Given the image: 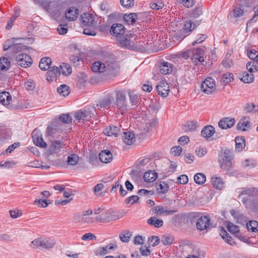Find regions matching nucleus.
I'll return each instance as SVG.
<instances>
[{"instance_id": "f257e3e1", "label": "nucleus", "mask_w": 258, "mask_h": 258, "mask_svg": "<svg viewBox=\"0 0 258 258\" xmlns=\"http://www.w3.org/2000/svg\"><path fill=\"white\" fill-rule=\"evenodd\" d=\"M94 72H105L107 75L116 76L120 70L119 62L113 59L106 60L104 63L96 61L93 63L92 67Z\"/></svg>"}, {"instance_id": "f03ea898", "label": "nucleus", "mask_w": 258, "mask_h": 258, "mask_svg": "<svg viewBox=\"0 0 258 258\" xmlns=\"http://www.w3.org/2000/svg\"><path fill=\"white\" fill-rule=\"evenodd\" d=\"M233 155L232 152L228 150L224 151L223 155L219 156L218 162L222 170L230 171L233 165Z\"/></svg>"}, {"instance_id": "7ed1b4c3", "label": "nucleus", "mask_w": 258, "mask_h": 258, "mask_svg": "<svg viewBox=\"0 0 258 258\" xmlns=\"http://www.w3.org/2000/svg\"><path fill=\"white\" fill-rule=\"evenodd\" d=\"M55 241L49 238L40 237L33 240L30 246L33 248L49 249L54 247Z\"/></svg>"}, {"instance_id": "20e7f679", "label": "nucleus", "mask_w": 258, "mask_h": 258, "mask_svg": "<svg viewBox=\"0 0 258 258\" xmlns=\"http://www.w3.org/2000/svg\"><path fill=\"white\" fill-rule=\"evenodd\" d=\"M201 90L207 94H210L216 90L215 80L211 77L207 78L201 85Z\"/></svg>"}, {"instance_id": "39448f33", "label": "nucleus", "mask_w": 258, "mask_h": 258, "mask_svg": "<svg viewBox=\"0 0 258 258\" xmlns=\"http://www.w3.org/2000/svg\"><path fill=\"white\" fill-rule=\"evenodd\" d=\"M16 60L19 66L24 68L29 67L32 64L31 57L26 53H21L18 55L16 57Z\"/></svg>"}, {"instance_id": "423d86ee", "label": "nucleus", "mask_w": 258, "mask_h": 258, "mask_svg": "<svg viewBox=\"0 0 258 258\" xmlns=\"http://www.w3.org/2000/svg\"><path fill=\"white\" fill-rule=\"evenodd\" d=\"M191 59L195 64H197L204 61V50L203 49L198 48L191 49Z\"/></svg>"}, {"instance_id": "0eeeda50", "label": "nucleus", "mask_w": 258, "mask_h": 258, "mask_svg": "<svg viewBox=\"0 0 258 258\" xmlns=\"http://www.w3.org/2000/svg\"><path fill=\"white\" fill-rule=\"evenodd\" d=\"M116 42L117 45L120 47H126L128 49L134 48V42L131 41L130 36L127 35H122L116 38Z\"/></svg>"}, {"instance_id": "6e6552de", "label": "nucleus", "mask_w": 258, "mask_h": 258, "mask_svg": "<svg viewBox=\"0 0 258 258\" xmlns=\"http://www.w3.org/2000/svg\"><path fill=\"white\" fill-rule=\"evenodd\" d=\"M196 226L197 229L201 231L214 227L210 223L209 217L207 216H202L199 218L197 220Z\"/></svg>"}, {"instance_id": "1a4fd4ad", "label": "nucleus", "mask_w": 258, "mask_h": 258, "mask_svg": "<svg viewBox=\"0 0 258 258\" xmlns=\"http://www.w3.org/2000/svg\"><path fill=\"white\" fill-rule=\"evenodd\" d=\"M111 35H113L116 38L124 34L125 32L124 27L120 24H113L110 30Z\"/></svg>"}, {"instance_id": "9d476101", "label": "nucleus", "mask_w": 258, "mask_h": 258, "mask_svg": "<svg viewBox=\"0 0 258 258\" xmlns=\"http://www.w3.org/2000/svg\"><path fill=\"white\" fill-rule=\"evenodd\" d=\"M250 119L248 116H243L237 123V126L238 130L242 131H247L250 128Z\"/></svg>"}, {"instance_id": "9b49d317", "label": "nucleus", "mask_w": 258, "mask_h": 258, "mask_svg": "<svg viewBox=\"0 0 258 258\" xmlns=\"http://www.w3.org/2000/svg\"><path fill=\"white\" fill-rule=\"evenodd\" d=\"M235 123V120L233 118L224 117L220 120L218 126L222 130H226L232 127Z\"/></svg>"}, {"instance_id": "f8f14e48", "label": "nucleus", "mask_w": 258, "mask_h": 258, "mask_svg": "<svg viewBox=\"0 0 258 258\" xmlns=\"http://www.w3.org/2000/svg\"><path fill=\"white\" fill-rule=\"evenodd\" d=\"M158 94L162 97H166L169 92V86L167 83L160 81L156 86Z\"/></svg>"}, {"instance_id": "ddd939ff", "label": "nucleus", "mask_w": 258, "mask_h": 258, "mask_svg": "<svg viewBox=\"0 0 258 258\" xmlns=\"http://www.w3.org/2000/svg\"><path fill=\"white\" fill-rule=\"evenodd\" d=\"M50 70L46 73L47 80L48 81L56 80L57 78L60 75L59 68L54 66L49 68Z\"/></svg>"}, {"instance_id": "4468645a", "label": "nucleus", "mask_w": 258, "mask_h": 258, "mask_svg": "<svg viewBox=\"0 0 258 258\" xmlns=\"http://www.w3.org/2000/svg\"><path fill=\"white\" fill-rule=\"evenodd\" d=\"M152 211L157 215H170L175 213L174 211L169 210L166 207L157 206L152 208Z\"/></svg>"}, {"instance_id": "2eb2a0df", "label": "nucleus", "mask_w": 258, "mask_h": 258, "mask_svg": "<svg viewBox=\"0 0 258 258\" xmlns=\"http://www.w3.org/2000/svg\"><path fill=\"white\" fill-rule=\"evenodd\" d=\"M81 24L84 26H92L95 25L93 16L89 13H84L81 16Z\"/></svg>"}, {"instance_id": "dca6fc26", "label": "nucleus", "mask_w": 258, "mask_h": 258, "mask_svg": "<svg viewBox=\"0 0 258 258\" xmlns=\"http://www.w3.org/2000/svg\"><path fill=\"white\" fill-rule=\"evenodd\" d=\"M37 131L34 130L32 133V139L33 143L37 146L45 148L47 147L46 142L43 140L41 136L37 135Z\"/></svg>"}, {"instance_id": "f3484780", "label": "nucleus", "mask_w": 258, "mask_h": 258, "mask_svg": "<svg viewBox=\"0 0 258 258\" xmlns=\"http://www.w3.org/2000/svg\"><path fill=\"white\" fill-rule=\"evenodd\" d=\"M99 157L102 162L108 163L112 160V154L109 150H103L99 154Z\"/></svg>"}, {"instance_id": "a211bd4d", "label": "nucleus", "mask_w": 258, "mask_h": 258, "mask_svg": "<svg viewBox=\"0 0 258 258\" xmlns=\"http://www.w3.org/2000/svg\"><path fill=\"white\" fill-rule=\"evenodd\" d=\"M122 138L124 143L128 145H131L135 141V134L130 131L124 132Z\"/></svg>"}, {"instance_id": "6ab92c4d", "label": "nucleus", "mask_w": 258, "mask_h": 258, "mask_svg": "<svg viewBox=\"0 0 258 258\" xmlns=\"http://www.w3.org/2000/svg\"><path fill=\"white\" fill-rule=\"evenodd\" d=\"M215 132V128L212 125H207L202 130L201 136L206 139H208L213 136Z\"/></svg>"}, {"instance_id": "aec40b11", "label": "nucleus", "mask_w": 258, "mask_h": 258, "mask_svg": "<svg viewBox=\"0 0 258 258\" xmlns=\"http://www.w3.org/2000/svg\"><path fill=\"white\" fill-rule=\"evenodd\" d=\"M211 182L213 187L218 190H222L224 187V182L220 177H213Z\"/></svg>"}, {"instance_id": "412c9836", "label": "nucleus", "mask_w": 258, "mask_h": 258, "mask_svg": "<svg viewBox=\"0 0 258 258\" xmlns=\"http://www.w3.org/2000/svg\"><path fill=\"white\" fill-rule=\"evenodd\" d=\"M78 10L75 8H70L66 13V17L69 21H74L78 17Z\"/></svg>"}, {"instance_id": "4be33fe9", "label": "nucleus", "mask_w": 258, "mask_h": 258, "mask_svg": "<svg viewBox=\"0 0 258 258\" xmlns=\"http://www.w3.org/2000/svg\"><path fill=\"white\" fill-rule=\"evenodd\" d=\"M60 128L58 120L54 119L51 125H48L46 129V134L47 136H51L55 132Z\"/></svg>"}, {"instance_id": "5701e85b", "label": "nucleus", "mask_w": 258, "mask_h": 258, "mask_svg": "<svg viewBox=\"0 0 258 258\" xmlns=\"http://www.w3.org/2000/svg\"><path fill=\"white\" fill-rule=\"evenodd\" d=\"M160 72L164 75L170 74L172 71V64L168 62H163L160 65Z\"/></svg>"}, {"instance_id": "b1692460", "label": "nucleus", "mask_w": 258, "mask_h": 258, "mask_svg": "<svg viewBox=\"0 0 258 258\" xmlns=\"http://www.w3.org/2000/svg\"><path fill=\"white\" fill-rule=\"evenodd\" d=\"M119 132V128L116 126H109L107 127L104 131V133L108 136H114L116 137Z\"/></svg>"}, {"instance_id": "393cba45", "label": "nucleus", "mask_w": 258, "mask_h": 258, "mask_svg": "<svg viewBox=\"0 0 258 258\" xmlns=\"http://www.w3.org/2000/svg\"><path fill=\"white\" fill-rule=\"evenodd\" d=\"M195 28V25L193 24V22L191 21H189L188 22H186L184 25V30H183V33H184L183 35L180 36V38L182 39L183 38L186 37L187 34H185L189 32L192 31Z\"/></svg>"}, {"instance_id": "a878e982", "label": "nucleus", "mask_w": 258, "mask_h": 258, "mask_svg": "<svg viewBox=\"0 0 258 258\" xmlns=\"http://www.w3.org/2000/svg\"><path fill=\"white\" fill-rule=\"evenodd\" d=\"M51 59L50 57H43L41 59L39 64V68L43 71H46L50 68Z\"/></svg>"}, {"instance_id": "bb28decb", "label": "nucleus", "mask_w": 258, "mask_h": 258, "mask_svg": "<svg viewBox=\"0 0 258 258\" xmlns=\"http://www.w3.org/2000/svg\"><path fill=\"white\" fill-rule=\"evenodd\" d=\"M235 141V151L240 152L242 151L245 147V139L243 137H236Z\"/></svg>"}, {"instance_id": "cd10ccee", "label": "nucleus", "mask_w": 258, "mask_h": 258, "mask_svg": "<svg viewBox=\"0 0 258 258\" xmlns=\"http://www.w3.org/2000/svg\"><path fill=\"white\" fill-rule=\"evenodd\" d=\"M157 177V174L153 171L146 172L144 175V179L145 181L151 182L155 181Z\"/></svg>"}, {"instance_id": "c85d7f7f", "label": "nucleus", "mask_w": 258, "mask_h": 258, "mask_svg": "<svg viewBox=\"0 0 258 258\" xmlns=\"http://www.w3.org/2000/svg\"><path fill=\"white\" fill-rule=\"evenodd\" d=\"M64 145L60 141H54L51 142L50 145V150L53 153L59 152L61 149L63 148Z\"/></svg>"}, {"instance_id": "c756f323", "label": "nucleus", "mask_w": 258, "mask_h": 258, "mask_svg": "<svg viewBox=\"0 0 258 258\" xmlns=\"http://www.w3.org/2000/svg\"><path fill=\"white\" fill-rule=\"evenodd\" d=\"M148 224L156 228L162 226L163 221L161 219H157L155 217H151L148 220Z\"/></svg>"}, {"instance_id": "7c9ffc66", "label": "nucleus", "mask_w": 258, "mask_h": 258, "mask_svg": "<svg viewBox=\"0 0 258 258\" xmlns=\"http://www.w3.org/2000/svg\"><path fill=\"white\" fill-rule=\"evenodd\" d=\"M75 118L80 122H84L88 119V115L86 112L78 111L75 113Z\"/></svg>"}, {"instance_id": "2f4dec72", "label": "nucleus", "mask_w": 258, "mask_h": 258, "mask_svg": "<svg viewBox=\"0 0 258 258\" xmlns=\"http://www.w3.org/2000/svg\"><path fill=\"white\" fill-rule=\"evenodd\" d=\"M246 69L251 73L258 71V62L253 60L248 61L246 64Z\"/></svg>"}, {"instance_id": "473e14b6", "label": "nucleus", "mask_w": 258, "mask_h": 258, "mask_svg": "<svg viewBox=\"0 0 258 258\" xmlns=\"http://www.w3.org/2000/svg\"><path fill=\"white\" fill-rule=\"evenodd\" d=\"M59 69L61 70L62 74L64 76L70 75L72 71V68L70 64L67 63H62L61 65L60 66Z\"/></svg>"}, {"instance_id": "72a5a7b5", "label": "nucleus", "mask_w": 258, "mask_h": 258, "mask_svg": "<svg viewBox=\"0 0 258 258\" xmlns=\"http://www.w3.org/2000/svg\"><path fill=\"white\" fill-rule=\"evenodd\" d=\"M57 92L63 97H66L70 94V88L67 85H61L57 88Z\"/></svg>"}, {"instance_id": "f704fd0d", "label": "nucleus", "mask_w": 258, "mask_h": 258, "mask_svg": "<svg viewBox=\"0 0 258 258\" xmlns=\"http://www.w3.org/2000/svg\"><path fill=\"white\" fill-rule=\"evenodd\" d=\"M254 76L252 74H248L246 72H243L241 80L245 83H250L253 81Z\"/></svg>"}, {"instance_id": "c9c22d12", "label": "nucleus", "mask_w": 258, "mask_h": 258, "mask_svg": "<svg viewBox=\"0 0 258 258\" xmlns=\"http://www.w3.org/2000/svg\"><path fill=\"white\" fill-rule=\"evenodd\" d=\"M194 180L196 183L202 185L205 182L206 177L203 173H198L194 176Z\"/></svg>"}, {"instance_id": "e433bc0d", "label": "nucleus", "mask_w": 258, "mask_h": 258, "mask_svg": "<svg viewBox=\"0 0 258 258\" xmlns=\"http://www.w3.org/2000/svg\"><path fill=\"white\" fill-rule=\"evenodd\" d=\"M10 61L6 57L0 58V69L2 71L8 70L10 67Z\"/></svg>"}, {"instance_id": "4c0bfd02", "label": "nucleus", "mask_w": 258, "mask_h": 258, "mask_svg": "<svg viewBox=\"0 0 258 258\" xmlns=\"http://www.w3.org/2000/svg\"><path fill=\"white\" fill-rule=\"evenodd\" d=\"M13 98H6L5 99V98H0V103H2L4 106H17L16 104H15V100L16 98H14V99H12Z\"/></svg>"}, {"instance_id": "58836bf2", "label": "nucleus", "mask_w": 258, "mask_h": 258, "mask_svg": "<svg viewBox=\"0 0 258 258\" xmlns=\"http://www.w3.org/2000/svg\"><path fill=\"white\" fill-rule=\"evenodd\" d=\"M150 99V104H149V107L151 108L153 111H156L159 109V99L157 98H152Z\"/></svg>"}, {"instance_id": "ea45409f", "label": "nucleus", "mask_w": 258, "mask_h": 258, "mask_svg": "<svg viewBox=\"0 0 258 258\" xmlns=\"http://www.w3.org/2000/svg\"><path fill=\"white\" fill-rule=\"evenodd\" d=\"M132 234L129 230H125L121 233L119 235V238L123 242L129 241Z\"/></svg>"}, {"instance_id": "a19ab883", "label": "nucleus", "mask_w": 258, "mask_h": 258, "mask_svg": "<svg viewBox=\"0 0 258 258\" xmlns=\"http://www.w3.org/2000/svg\"><path fill=\"white\" fill-rule=\"evenodd\" d=\"M246 227L249 231L256 232L258 231V222L254 220L250 221L247 223Z\"/></svg>"}, {"instance_id": "79ce46f5", "label": "nucleus", "mask_w": 258, "mask_h": 258, "mask_svg": "<svg viewBox=\"0 0 258 258\" xmlns=\"http://www.w3.org/2000/svg\"><path fill=\"white\" fill-rule=\"evenodd\" d=\"M253 199L252 195L245 196L242 199V203L245 205L246 208H248L252 205Z\"/></svg>"}, {"instance_id": "37998d69", "label": "nucleus", "mask_w": 258, "mask_h": 258, "mask_svg": "<svg viewBox=\"0 0 258 258\" xmlns=\"http://www.w3.org/2000/svg\"><path fill=\"white\" fill-rule=\"evenodd\" d=\"M137 15L135 14L131 13L130 14H125L123 16L124 20L128 24H134L136 22Z\"/></svg>"}, {"instance_id": "c03bdc74", "label": "nucleus", "mask_w": 258, "mask_h": 258, "mask_svg": "<svg viewBox=\"0 0 258 258\" xmlns=\"http://www.w3.org/2000/svg\"><path fill=\"white\" fill-rule=\"evenodd\" d=\"M220 234L222 236V238L227 241V242L229 244L233 245L235 244V242L234 241L232 237H231L226 231L223 230L221 231Z\"/></svg>"}, {"instance_id": "a18cd8bd", "label": "nucleus", "mask_w": 258, "mask_h": 258, "mask_svg": "<svg viewBox=\"0 0 258 258\" xmlns=\"http://www.w3.org/2000/svg\"><path fill=\"white\" fill-rule=\"evenodd\" d=\"M79 161V157L76 154H71L68 157L67 162L68 164L72 166L76 165Z\"/></svg>"}, {"instance_id": "49530a36", "label": "nucleus", "mask_w": 258, "mask_h": 258, "mask_svg": "<svg viewBox=\"0 0 258 258\" xmlns=\"http://www.w3.org/2000/svg\"><path fill=\"white\" fill-rule=\"evenodd\" d=\"M227 228L230 233L235 234V235L239 232V227L231 222H228L227 224Z\"/></svg>"}, {"instance_id": "de8ad7c7", "label": "nucleus", "mask_w": 258, "mask_h": 258, "mask_svg": "<svg viewBox=\"0 0 258 258\" xmlns=\"http://www.w3.org/2000/svg\"><path fill=\"white\" fill-rule=\"evenodd\" d=\"M173 240V236L170 235H164L161 238V242L164 245H170L172 243Z\"/></svg>"}, {"instance_id": "09e8293b", "label": "nucleus", "mask_w": 258, "mask_h": 258, "mask_svg": "<svg viewBox=\"0 0 258 258\" xmlns=\"http://www.w3.org/2000/svg\"><path fill=\"white\" fill-rule=\"evenodd\" d=\"M58 120V122L59 123L60 121L64 123H69L72 121V117L68 114H62L59 116V118L56 119ZM59 125L60 124H59Z\"/></svg>"}, {"instance_id": "8fccbe9b", "label": "nucleus", "mask_w": 258, "mask_h": 258, "mask_svg": "<svg viewBox=\"0 0 258 258\" xmlns=\"http://www.w3.org/2000/svg\"><path fill=\"white\" fill-rule=\"evenodd\" d=\"M196 121H188L184 125L185 130L186 131L191 132L196 130L197 126Z\"/></svg>"}, {"instance_id": "3c124183", "label": "nucleus", "mask_w": 258, "mask_h": 258, "mask_svg": "<svg viewBox=\"0 0 258 258\" xmlns=\"http://www.w3.org/2000/svg\"><path fill=\"white\" fill-rule=\"evenodd\" d=\"M126 94L124 91H114L110 93H108L105 95V97H125Z\"/></svg>"}, {"instance_id": "603ef678", "label": "nucleus", "mask_w": 258, "mask_h": 258, "mask_svg": "<svg viewBox=\"0 0 258 258\" xmlns=\"http://www.w3.org/2000/svg\"><path fill=\"white\" fill-rule=\"evenodd\" d=\"M3 48L4 50L5 51L10 49L11 51L16 52L20 49V46H19L18 44L9 45V44H7L6 43L4 45Z\"/></svg>"}, {"instance_id": "864d4df0", "label": "nucleus", "mask_w": 258, "mask_h": 258, "mask_svg": "<svg viewBox=\"0 0 258 258\" xmlns=\"http://www.w3.org/2000/svg\"><path fill=\"white\" fill-rule=\"evenodd\" d=\"M148 244L152 246L157 245L160 242V239L157 236H152L148 238Z\"/></svg>"}, {"instance_id": "5fc2aeb1", "label": "nucleus", "mask_w": 258, "mask_h": 258, "mask_svg": "<svg viewBox=\"0 0 258 258\" xmlns=\"http://www.w3.org/2000/svg\"><path fill=\"white\" fill-rule=\"evenodd\" d=\"M149 162L150 159L148 158L140 160L137 165V169L139 170L142 169L143 171H145V170L142 169V168L146 166Z\"/></svg>"}, {"instance_id": "6e6d98bb", "label": "nucleus", "mask_w": 258, "mask_h": 258, "mask_svg": "<svg viewBox=\"0 0 258 258\" xmlns=\"http://www.w3.org/2000/svg\"><path fill=\"white\" fill-rule=\"evenodd\" d=\"M107 213H105L106 214ZM107 218V217L106 216V215H100L98 216H97L95 218H88V221H87V223H93L95 221H99L100 222H104L105 220H106Z\"/></svg>"}, {"instance_id": "4d7b16f0", "label": "nucleus", "mask_w": 258, "mask_h": 258, "mask_svg": "<svg viewBox=\"0 0 258 258\" xmlns=\"http://www.w3.org/2000/svg\"><path fill=\"white\" fill-rule=\"evenodd\" d=\"M157 188L158 190H160V192L162 193H165L168 190L169 186L167 183L164 181H161L158 185Z\"/></svg>"}, {"instance_id": "13d9d810", "label": "nucleus", "mask_w": 258, "mask_h": 258, "mask_svg": "<svg viewBox=\"0 0 258 258\" xmlns=\"http://www.w3.org/2000/svg\"><path fill=\"white\" fill-rule=\"evenodd\" d=\"M120 4L125 8H131L134 5V0H120Z\"/></svg>"}, {"instance_id": "bf43d9fd", "label": "nucleus", "mask_w": 258, "mask_h": 258, "mask_svg": "<svg viewBox=\"0 0 258 258\" xmlns=\"http://www.w3.org/2000/svg\"><path fill=\"white\" fill-rule=\"evenodd\" d=\"M170 152L174 156H179L182 152V148L180 146H175L172 147Z\"/></svg>"}, {"instance_id": "052dcab7", "label": "nucleus", "mask_w": 258, "mask_h": 258, "mask_svg": "<svg viewBox=\"0 0 258 258\" xmlns=\"http://www.w3.org/2000/svg\"><path fill=\"white\" fill-rule=\"evenodd\" d=\"M233 16L235 18L241 17L244 13V10L241 7H236L233 10Z\"/></svg>"}, {"instance_id": "680f3d73", "label": "nucleus", "mask_w": 258, "mask_h": 258, "mask_svg": "<svg viewBox=\"0 0 258 258\" xmlns=\"http://www.w3.org/2000/svg\"><path fill=\"white\" fill-rule=\"evenodd\" d=\"M164 4L160 2L158 3H151L150 4V7L151 9L154 10H159L163 8Z\"/></svg>"}, {"instance_id": "e2e57ef3", "label": "nucleus", "mask_w": 258, "mask_h": 258, "mask_svg": "<svg viewBox=\"0 0 258 258\" xmlns=\"http://www.w3.org/2000/svg\"><path fill=\"white\" fill-rule=\"evenodd\" d=\"M139 200V197L138 196L133 195V196L128 197L126 199H125V203L126 204H128L130 203L132 201L131 204L133 205L134 203H137Z\"/></svg>"}, {"instance_id": "0e129e2a", "label": "nucleus", "mask_w": 258, "mask_h": 258, "mask_svg": "<svg viewBox=\"0 0 258 258\" xmlns=\"http://www.w3.org/2000/svg\"><path fill=\"white\" fill-rule=\"evenodd\" d=\"M222 79L226 83L230 82L233 79V75L231 73H225L223 75Z\"/></svg>"}, {"instance_id": "69168bd1", "label": "nucleus", "mask_w": 258, "mask_h": 258, "mask_svg": "<svg viewBox=\"0 0 258 258\" xmlns=\"http://www.w3.org/2000/svg\"><path fill=\"white\" fill-rule=\"evenodd\" d=\"M81 59V54L80 53L77 54V55H72L70 57V60L73 63H77Z\"/></svg>"}, {"instance_id": "338daca9", "label": "nucleus", "mask_w": 258, "mask_h": 258, "mask_svg": "<svg viewBox=\"0 0 258 258\" xmlns=\"http://www.w3.org/2000/svg\"><path fill=\"white\" fill-rule=\"evenodd\" d=\"M82 240H93L96 239V237L93 234L88 233L84 234L81 238Z\"/></svg>"}, {"instance_id": "774afa93", "label": "nucleus", "mask_w": 258, "mask_h": 258, "mask_svg": "<svg viewBox=\"0 0 258 258\" xmlns=\"http://www.w3.org/2000/svg\"><path fill=\"white\" fill-rule=\"evenodd\" d=\"M10 216L13 219H16L19 217H20L22 215V212L20 210H10L9 211Z\"/></svg>"}]
</instances>
